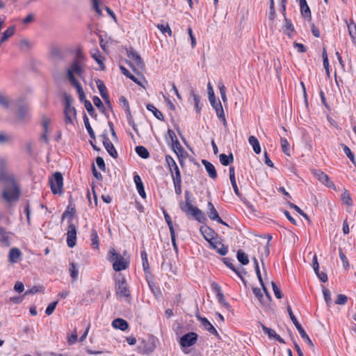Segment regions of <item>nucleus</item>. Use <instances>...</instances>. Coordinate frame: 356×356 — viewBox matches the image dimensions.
I'll list each match as a JSON object with an SVG mask.
<instances>
[{
    "instance_id": "nucleus-1",
    "label": "nucleus",
    "mask_w": 356,
    "mask_h": 356,
    "mask_svg": "<svg viewBox=\"0 0 356 356\" xmlns=\"http://www.w3.org/2000/svg\"><path fill=\"white\" fill-rule=\"evenodd\" d=\"M68 54H74V57L69 67H83L87 60L81 47L75 51L72 48L56 42L48 45V56L54 62H60L66 59Z\"/></svg>"
},
{
    "instance_id": "nucleus-2",
    "label": "nucleus",
    "mask_w": 356,
    "mask_h": 356,
    "mask_svg": "<svg viewBox=\"0 0 356 356\" xmlns=\"http://www.w3.org/2000/svg\"><path fill=\"white\" fill-rule=\"evenodd\" d=\"M108 259L113 262V268L116 272L125 270L129 266V262L113 248L108 252Z\"/></svg>"
},
{
    "instance_id": "nucleus-3",
    "label": "nucleus",
    "mask_w": 356,
    "mask_h": 356,
    "mask_svg": "<svg viewBox=\"0 0 356 356\" xmlns=\"http://www.w3.org/2000/svg\"><path fill=\"white\" fill-rule=\"evenodd\" d=\"M115 294L118 298H130V290L124 277L119 276L115 282Z\"/></svg>"
},
{
    "instance_id": "nucleus-4",
    "label": "nucleus",
    "mask_w": 356,
    "mask_h": 356,
    "mask_svg": "<svg viewBox=\"0 0 356 356\" xmlns=\"http://www.w3.org/2000/svg\"><path fill=\"white\" fill-rule=\"evenodd\" d=\"M208 95L209 102L212 107L216 110L218 118L223 122L224 124H226V119L222 104L220 101L218 102L216 101L214 92L210 83H208Z\"/></svg>"
},
{
    "instance_id": "nucleus-5",
    "label": "nucleus",
    "mask_w": 356,
    "mask_h": 356,
    "mask_svg": "<svg viewBox=\"0 0 356 356\" xmlns=\"http://www.w3.org/2000/svg\"><path fill=\"white\" fill-rule=\"evenodd\" d=\"M19 193V188L15 183L5 186L2 192V197L7 202H11L18 200Z\"/></svg>"
},
{
    "instance_id": "nucleus-6",
    "label": "nucleus",
    "mask_w": 356,
    "mask_h": 356,
    "mask_svg": "<svg viewBox=\"0 0 356 356\" xmlns=\"http://www.w3.org/2000/svg\"><path fill=\"white\" fill-rule=\"evenodd\" d=\"M287 312L289 313V315L290 316L291 320L292 321L293 323L296 326V329L298 330L299 334H300L301 337L305 341V342L308 344V346L314 350V345L311 340V339L309 337L305 330L302 328L301 325L299 323L298 321L297 320L296 317L294 316L293 311L291 309V307L288 305L287 307Z\"/></svg>"
},
{
    "instance_id": "nucleus-7",
    "label": "nucleus",
    "mask_w": 356,
    "mask_h": 356,
    "mask_svg": "<svg viewBox=\"0 0 356 356\" xmlns=\"http://www.w3.org/2000/svg\"><path fill=\"white\" fill-rule=\"evenodd\" d=\"M65 122L67 124H73V121L76 119V111L74 106L72 105V99L69 96L65 97Z\"/></svg>"
},
{
    "instance_id": "nucleus-8",
    "label": "nucleus",
    "mask_w": 356,
    "mask_h": 356,
    "mask_svg": "<svg viewBox=\"0 0 356 356\" xmlns=\"http://www.w3.org/2000/svg\"><path fill=\"white\" fill-rule=\"evenodd\" d=\"M51 190L54 194L62 193L63 186V175L59 172H55L53 177L49 179Z\"/></svg>"
},
{
    "instance_id": "nucleus-9",
    "label": "nucleus",
    "mask_w": 356,
    "mask_h": 356,
    "mask_svg": "<svg viewBox=\"0 0 356 356\" xmlns=\"http://www.w3.org/2000/svg\"><path fill=\"white\" fill-rule=\"evenodd\" d=\"M165 161L168 165L172 180L181 179L180 170L174 159L170 155H166Z\"/></svg>"
},
{
    "instance_id": "nucleus-10",
    "label": "nucleus",
    "mask_w": 356,
    "mask_h": 356,
    "mask_svg": "<svg viewBox=\"0 0 356 356\" xmlns=\"http://www.w3.org/2000/svg\"><path fill=\"white\" fill-rule=\"evenodd\" d=\"M182 211L185 212L187 215L193 217L196 220H197L200 222H203L207 219L204 213L197 207L192 206L188 209H184L182 207Z\"/></svg>"
},
{
    "instance_id": "nucleus-11",
    "label": "nucleus",
    "mask_w": 356,
    "mask_h": 356,
    "mask_svg": "<svg viewBox=\"0 0 356 356\" xmlns=\"http://www.w3.org/2000/svg\"><path fill=\"white\" fill-rule=\"evenodd\" d=\"M136 75L133 74L127 68H120L122 73L127 78L134 81L136 84L142 86L143 81L145 80L144 76L138 72V68H131Z\"/></svg>"
},
{
    "instance_id": "nucleus-12",
    "label": "nucleus",
    "mask_w": 356,
    "mask_h": 356,
    "mask_svg": "<svg viewBox=\"0 0 356 356\" xmlns=\"http://www.w3.org/2000/svg\"><path fill=\"white\" fill-rule=\"evenodd\" d=\"M127 54L130 67H134V65H137L138 67L143 65L140 56L132 47L127 49Z\"/></svg>"
},
{
    "instance_id": "nucleus-13",
    "label": "nucleus",
    "mask_w": 356,
    "mask_h": 356,
    "mask_svg": "<svg viewBox=\"0 0 356 356\" xmlns=\"http://www.w3.org/2000/svg\"><path fill=\"white\" fill-rule=\"evenodd\" d=\"M83 72V68H68L67 78L72 86H73L76 89L79 88V87H81V85L75 78L74 75L76 74L77 76H81Z\"/></svg>"
},
{
    "instance_id": "nucleus-14",
    "label": "nucleus",
    "mask_w": 356,
    "mask_h": 356,
    "mask_svg": "<svg viewBox=\"0 0 356 356\" xmlns=\"http://www.w3.org/2000/svg\"><path fill=\"white\" fill-rule=\"evenodd\" d=\"M207 213L208 217L211 220H215L223 225L229 227V225L227 223H226L225 221H223L222 220V218L219 216L217 210L216 209L214 205L211 202H209L207 204Z\"/></svg>"
},
{
    "instance_id": "nucleus-15",
    "label": "nucleus",
    "mask_w": 356,
    "mask_h": 356,
    "mask_svg": "<svg viewBox=\"0 0 356 356\" xmlns=\"http://www.w3.org/2000/svg\"><path fill=\"white\" fill-rule=\"evenodd\" d=\"M76 242V228L74 225L70 223L67 232V244L69 248H73Z\"/></svg>"
},
{
    "instance_id": "nucleus-16",
    "label": "nucleus",
    "mask_w": 356,
    "mask_h": 356,
    "mask_svg": "<svg viewBox=\"0 0 356 356\" xmlns=\"http://www.w3.org/2000/svg\"><path fill=\"white\" fill-rule=\"evenodd\" d=\"M197 339V334L195 332H188L180 339V344L184 347H189L195 344Z\"/></svg>"
},
{
    "instance_id": "nucleus-17",
    "label": "nucleus",
    "mask_w": 356,
    "mask_h": 356,
    "mask_svg": "<svg viewBox=\"0 0 356 356\" xmlns=\"http://www.w3.org/2000/svg\"><path fill=\"white\" fill-rule=\"evenodd\" d=\"M101 137L103 139V145L109 154L111 156H112L114 159H116L118 157V152L113 145V144L111 142L108 137L106 134H102Z\"/></svg>"
},
{
    "instance_id": "nucleus-18",
    "label": "nucleus",
    "mask_w": 356,
    "mask_h": 356,
    "mask_svg": "<svg viewBox=\"0 0 356 356\" xmlns=\"http://www.w3.org/2000/svg\"><path fill=\"white\" fill-rule=\"evenodd\" d=\"M314 176L323 184L330 188H335V186L332 181H331L328 176L321 170H313Z\"/></svg>"
},
{
    "instance_id": "nucleus-19",
    "label": "nucleus",
    "mask_w": 356,
    "mask_h": 356,
    "mask_svg": "<svg viewBox=\"0 0 356 356\" xmlns=\"http://www.w3.org/2000/svg\"><path fill=\"white\" fill-rule=\"evenodd\" d=\"M300 13L302 17L308 22L312 20L311 10L306 0H299Z\"/></svg>"
},
{
    "instance_id": "nucleus-20",
    "label": "nucleus",
    "mask_w": 356,
    "mask_h": 356,
    "mask_svg": "<svg viewBox=\"0 0 356 356\" xmlns=\"http://www.w3.org/2000/svg\"><path fill=\"white\" fill-rule=\"evenodd\" d=\"M200 232L202 234L204 238L210 243L215 238V236L217 234L214 232L213 229L207 225H202L200 228Z\"/></svg>"
},
{
    "instance_id": "nucleus-21",
    "label": "nucleus",
    "mask_w": 356,
    "mask_h": 356,
    "mask_svg": "<svg viewBox=\"0 0 356 356\" xmlns=\"http://www.w3.org/2000/svg\"><path fill=\"white\" fill-rule=\"evenodd\" d=\"M202 163L204 165L209 176L212 179H216L217 177V172L214 165L211 162L205 159L202 161Z\"/></svg>"
},
{
    "instance_id": "nucleus-22",
    "label": "nucleus",
    "mask_w": 356,
    "mask_h": 356,
    "mask_svg": "<svg viewBox=\"0 0 356 356\" xmlns=\"http://www.w3.org/2000/svg\"><path fill=\"white\" fill-rule=\"evenodd\" d=\"M199 321L201 322L202 325L204 327V328L209 332L210 333L218 336V333L216 329L213 327V325L208 321V319L205 317L197 316Z\"/></svg>"
},
{
    "instance_id": "nucleus-23",
    "label": "nucleus",
    "mask_w": 356,
    "mask_h": 356,
    "mask_svg": "<svg viewBox=\"0 0 356 356\" xmlns=\"http://www.w3.org/2000/svg\"><path fill=\"white\" fill-rule=\"evenodd\" d=\"M261 327H262L263 331L268 336V337L270 339H274L282 343H285L284 339L282 337H280V335L276 334V332L274 330L269 328L263 324H261Z\"/></svg>"
},
{
    "instance_id": "nucleus-24",
    "label": "nucleus",
    "mask_w": 356,
    "mask_h": 356,
    "mask_svg": "<svg viewBox=\"0 0 356 356\" xmlns=\"http://www.w3.org/2000/svg\"><path fill=\"white\" fill-rule=\"evenodd\" d=\"M211 248L212 249H214L216 250V252L221 256H224L227 254L228 252V248L227 246H225L224 244L221 243L220 242H213L210 241L209 243Z\"/></svg>"
},
{
    "instance_id": "nucleus-25",
    "label": "nucleus",
    "mask_w": 356,
    "mask_h": 356,
    "mask_svg": "<svg viewBox=\"0 0 356 356\" xmlns=\"http://www.w3.org/2000/svg\"><path fill=\"white\" fill-rule=\"evenodd\" d=\"M21 256V251L17 248H13L9 251L8 261L12 264L17 263L20 259Z\"/></svg>"
},
{
    "instance_id": "nucleus-26",
    "label": "nucleus",
    "mask_w": 356,
    "mask_h": 356,
    "mask_svg": "<svg viewBox=\"0 0 356 356\" xmlns=\"http://www.w3.org/2000/svg\"><path fill=\"white\" fill-rule=\"evenodd\" d=\"M0 181L3 182L5 186L15 184L13 175L7 171L0 172Z\"/></svg>"
},
{
    "instance_id": "nucleus-27",
    "label": "nucleus",
    "mask_w": 356,
    "mask_h": 356,
    "mask_svg": "<svg viewBox=\"0 0 356 356\" xmlns=\"http://www.w3.org/2000/svg\"><path fill=\"white\" fill-rule=\"evenodd\" d=\"M134 182L136 184V188L138 190V192L139 195L143 198H145L146 197V194H145V192L144 186H143V184L142 180L140 179V177L138 175H135L134 176Z\"/></svg>"
},
{
    "instance_id": "nucleus-28",
    "label": "nucleus",
    "mask_w": 356,
    "mask_h": 356,
    "mask_svg": "<svg viewBox=\"0 0 356 356\" xmlns=\"http://www.w3.org/2000/svg\"><path fill=\"white\" fill-rule=\"evenodd\" d=\"M17 118L23 121L30 118L29 109L26 105L21 106L17 110Z\"/></svg>"
},
{
    "instance_id": "nucleus-29",
    "label": "nucleus",
    "mask_w": 356,
    "mask_h": 356,
    "mask_svg": "<svg viewBox=\"0 0 356 356\" xmlns=\"http://www.w3.org/2000/svg\"><path fill=\"white\" fill-rule=\"evenodd\" d=\"M0 243L5 247L10 245L9 233L6 232L3 227H0Z\"/></svg>"
},
{
    "instance_id": "nucleus-30",
    "label": "nucleus",
    "mask_w": 356,
    "mask_h": 356,
    "mask_svg": "<svg viewBox=\"0 0 356 356\" xmlns=\"http://www.w3.org/2000/svg\"><path fill=\"white\" fill-rule=\"evenodd\" d=\"M112 325L113 327L119 329L122 331L126 330L129 327L128 323L122 318H116L113 320L112 322Z\"/></svg>"
},
{
    "instance_id": "nucleus-31",
    "label": "nucleus",
    "mask_w": 356,
    "mask_h": 356,
    "mask_svg": "<svg viewBox=\"0 0 356 356\" xmlns=\"http://www.w3.org/2000/svg\"><path fill=\"white\" fill-rule=\"evenodd\" d=\"M15 32V26H11L8 27L2 34L0 39V44L7 41L10 37H12Z\"/></svg>"
},
{
    "instance_id": "nucleus-32",
    "label": "nucleus",
    "mask_w": 356,
    "mask_h": 356,
    "mask_svg": "<svg viewBox=\"0 0 356 356\" xmlns=\"http://www.w3.org/2000/svg\"><path fill=\"white\" fill-rule=\"evenodd\" d=\"M284 22H285V24L283 26V31L285 34L288 35L290 38H291L292 35H291V33H293L295 31L294 26L292 24V22L291 19L285 17Z\"/></svg>"
},
{
    "instance_id": "nucleus-33",
    "label": "nucleus",
    "mask_w": 356,
    "mask_h": 356,
    "mask_svg": "<svg viewBox=\"0 0 356 356\" xmlns=\"http://www.w3.org/2000/svg\"><path fill=\"white\" fill-rule=\"evenodd\" d=\"M248 142L250 145L252 146L253 150L255 152V154H259L261 153V146L258 139L255 136H250L248 138Z\"/></svg>"
},
{
    "instance_id": "nucleus-34",
    "label": "nucleus",
    "mask_w": 356,
    "mask_h": 356,
    "mask_svg": "<svg viewBox=\"0 0 356 356\" xmlns=\"http://www.w3.org/2000/svg\"><path fill=\"white\" fill-rule=\"evenodd\" d=\"M146 108L148 111H151L153 113L154 116L156 118L161 121L164 120L163 113L159 110H158L153 104H147Z\"/></svg>"
},
{
    "instance_id": "nucleus-35",
    "label": "nucleus",
    "mask_w": 356,
    "mask_h": 356,
    "mask_svg": "<svg viewBox=\"0 0 356 356\" xmlns=\"http://www.w3.org/2000/svg\"><path fill=\"white\" fill-rule=\"evenodd\" d=\"M219 159L222 165L227 166L229 163L234 161V156L232 153H230L229 155L220 154L219 155Z\"/></svg>"
},
{
    "instance_id": "nucleus-36",
    "label": "nucleus",
    "mask_w": 356,
    "mask_h": 356,
    "mask_svg": "<svg viewBox=\"0 0 356 356\" xmlns=\"http://www.w3.org/2000/svg\"><path fill=\"white\" fill-rule=\"evenodd\" d=\"M212 287H213V289L215 291V292H216V296H217L218 301L220 303H222L224 305L227 307L229 305L225 302V300L224 298V295L221 291L220 287L217 284H215V283H213L212 284Z\"/></svg>"
},
{
    "instance_id": "nucleus-37",
    "label": "nucleus",
    "mask_w": 356,
    "mask_h": 356,
    "mask_svg": "<svg viewBox=\"0 0 356 356\" xmlns=\"http://www.w3.org/2000/svg\"><path fill=\"white\" fill-rule=\"evenodd\" d=\"M223 263L231 270H232L243 282L244 279L241 273V272L237 270L232 264V259L230 258H223Z\"/></svg>"
},
{
    "instance_id": "nucleus-38",
    "label": "nucleus",
    "mask_w": 356,
    "mask_h": 356,
    "mask_svg": "<svg viewBox=\"0 0 356 356\" xmlns=\"http://www.w3.org/2000/svg\"><path fill=\"white\" fill-rule=\"evenodd\" d=\"M96 84L98 88V90L99 91V93L103 99H107L108 98V92L107 89L104 83V82L99 79L96 81Z\"/></svg>"
},
{
    "instance_id": "nucleus-39",
    "label": "nucleus",
    "mask_w": 356,
    "mask_h": 356,
    "mask_svg": "<svg viewBox=\"0 0 356 356\" xmlns=\"http://www.w3.org/2000/svg\"><path fill=\"white\" fill-rule=\"evenodd\" d=\"M191 193L189 191H185V193H184V197H185V203H181L180 204V209L182 210V207L184 209H186V208H189L193 205L192 204V200H191Z\"/></svg>"
},
{
    "instance_id": "nucleus-40",
    "label": "nucleus",
    "mask_w": 356,
    "mask_h": 356,
    "mask_svg": "<svg viewBox=\"0 0 356 356\" xmlns=\"http://www.w3.org/2000/svg\"><path fill=\"white\" fill-rule=\"evenodd\" d=\"M90 240L92 248L99 250V236L96 229H92L91 231Z\"/></svg>"
},
{
    "instance_id": "nucleus-41",
    "label": "nucleus",
    "mask_w": 356,
    "mask_h": 356,
    "mask_svg": "<svg viewBox=\"0 0 356 356\" xmlns=\"http://www.w3.org/2000/svg\"><path fill=\"white\" fill-rule=\"evenodd\" d=\"M83 122H84L86 129L88 131L90 137L92 139H95V132H94L92 127L90 126L88 118L86 113H84V115H83Z\"/></svg>"
},
{
    "instance_id": "nucleus-42",
    "label": "nucleus",
    "mask_w": 356,
    "mask_h": 356,
    "mask_svg": "<svg viewBox=\"0 0 356 356\" xmlns=\"http://www.w3.org/2000/svg\"><path fill=\"white\" fill-rule=\"evenodd\" d=\"M136 152L142 159H148L149 157L148 150L143 146H137L136 147Z\"/></svg>"
},
{
    "instance_id": "nucleus-43",
    "label": "nucleus",
    "mask_w": 356,
    "mask_h": 356,
    "mask_svg": "<svg viewBox=\"0 0 356 356\" xmlns=\"http://www.w3.org/2000/svg\"><path fill=\"white\" fill-rule=\"evenodd\" d=\"M236 257L237 259L242 265H247L249 263L248 255L241 250H238Z\"/></svg>"
},
{
    "instance_id": "nucleus-44",
    "label": "nucleus",
    "mask_w": 356,
    "mask_h": 356,
    "mask_svg": "<svg viewBox=\"0 0 356 356\" xmlns=\"http://www.w3.org/2000/svg\"><path fill=\"white\" fill-rule=\"evenodd\" d=\"M341 200L343 202L348 205V206H352L353 205V200L350 197V194L349 192L344 189L343 193L341 194Z\"/></svg>"
},
{
    "instance_id": "nucleus-45",
    "label": "nucleus",
    "mask_w": 356,
    "mask_h": 356,
    "mask_svg": "<svg viewBox=\"0 0 356 356\" xmlns=\"http://www.w3.org/2000/svg\"><path fill=\"white\" fill-rule=\"evenodd\" d=\"M140 256L143 261V268L145 273H147L149 269V265L147 260V254L143 250L140 252Z\"/></svg>"
},
{
    "instance_id": "nucleus-46",
    "label": "nucleus",
    "mask_w": 356,
    "mask_h": 356,
    "mask_svg": "<svg viewBox=\"0 0 356 356\" xmlns=\"http://www.w3.org/2000/svg\"><path fill=\"white\" fill-rule=\"evenodd\" d=\"M280 142H281V146H282V149L283 152L286 155L289 156L290 155V147H289V142L284 138H281Z\"/></svg>"
},
{
    "instance_id": "nucleus-47",
    "label": "nucleus",
    "mask_w": 356,
    "mask_h": 356,
    "mask_svg": "<svg viewBox=\"0 0 356 356\" xmlns=\"http://www.w3.org/2000/svg\"><path fill=\"white\" fill-rule=\"evenodd\" d=\"M341 147L343 148V150L346 155L348 156V158L350 160V161L355 164V159L354 154L352 153L350 149L346 145L342 144Z\"/></svg>"
},
{
    "instance_id": "nucleus-48",
    "label": "nucleus",
    "mask_w": 356,
    "mask_h": 356,
    "mask_svg": "<svg viewBox=\"0 0 356 356\" xmlns=\"http://www.w3.org/2000/svg\"><path fill=\"white\" fill-rule=\"evenodd\" d=\"M156 27L162 33H168L169 36H172V31L168 24H158Z\"/></svg>"
},
{
    "instance_id": "nucleus-49",
    "label": "nucleus",
    "mask_w": 356,
    "mask_h": 356,
    "mask_svg": "<svg viewBox=\"0 0 356 356\" xmlns=\"http://www.w3.org/2000/svg\"><path fill=\"white\" fill-rule=\"evenodd\" d=\"M92 101L95 106H97L102 113H105L106 108L102 100L97 96H95L92 99Z\"/></svg>"
},
{
    "instance_id": "nucleus-50",
    "label": "nucleus",
    "mask_w": 356,
    "mask_h": 356,
    "mask_svg": "<svg viewBox=\"0 0 356 356\" xmlns=\"http://www.w3.org/2000/svg\"><path fill=\"white\" fill-rule=\"evenodd\" d=\"M31 47L32 44L29 40L26 39H22L20 40L19 44V48L21 51H26L27 49H31Z\"/></svg>"
},
{
    "instance_id": "nucleus-51",
    "label": "nucleus",
    "mask_w": 356,
    "mask_h": 356,
    "mask_svg": "<svg viewBox=\"0 0 356 356\" xmlns=\"http://www.w3.org/2000/svg\"><path fill=\"white\" fill-rule=\"evenodd\" d=\"M289 205L291 209H295L298 213H300L305 219L310 222V219L307 214H306L300 208L293 203L289 202Z\"/></svg>"
},
{
    "instance_id": "nucleus-52",
    "label": "nucleus",
    "mask_w": 356,
    "mask_h": 356,
    "mask_svg": "<svg viewBox=\"0 0 356 356\" xmlns=\"http://www.w3.org/2000/svg\"><path fill=\"white\" fill-rule=\"evenodd\" d=\"M268 19L273 21L275 18V8L274 0H270Z\"/></svg>"
},
{
    "instance_id": "nucleus-53",
    "label": "nucleus",
    "mask_w": 356,
    "mask_h": 356,
    "mask_svg": "<svg viewBox=\"0 0 356 356\" xmlns=\"http://www.w3.org/2000/svg\"><path fill=\"white\" fill-rule=\"evenodd\" d=\"M253 293L261 304H266L265 299L259 288H253Z\"/></svg>"
},
{
    "instance_id": "nucleus-54",
    "label": "nucleus",
    "mask_w": 356,
    "mask_h": 356,
    "mask_svg": "<svg viewBox=\"0 0 356 356\" xmlns=\"http://www.w3.org/2000/svg\"><path fill=\"white\" fill-rule=\"evenodd\" d=\"M349 35L353 40L356 39V25L354 22L348 24Z\"/></svg>"
},
{
    "instance_id": "nucleus-55",
    "label": "nucleus",
    "mask_w": 356,
    "mask_h": 356,
    "mask_svg": "<svg viewBox=\"0 0 356 356\" xmlns=\"http://www.w3.org/2000/svg\"><path fill=\"white\" fill-rule=\"evenodd\" d=\"M70 276L73 279V280H76L77 277H78L79 271L76 269V264L74 262H72L70 264Z\"/></svg>"
},
{
    "instance_id": "nucleus-56",
    "label": "nucleus",
    "mask_w": 356,
    "mask_h": 356,
    "mask_svg": "<svg viewBox=\"0 0 356 356\" xmlns=\"http://www.w3.org/2000/svg\"><path fill=\"white\" fill-rule=\"evenodd\" d=\"M173 184L175 187V193L178 195L181 194V179H174Z\"/></svg>"
},
{
    "instance_id": "nucleus-57",
    "label": "nucleus",
    "mask_w": 356,
    "mask_h": 356,
    "mask_svg": "<svg viewBox=\"0 0 356 356\" xmlns=\"http://www.w3.org/2000/svg\"><path fill=\"white\" fill-rule=\"evenodd\" d=\"M323 293L325 301L327 305L329 306L332 302L331 293L329 289H326L325 287H323Z\"/></svg>"
},
{
    "instance_id": "nucleus-58",
    "label": "nucleus",
    "mask_w": 356,
    "mask_h": 356,
    "mask_svg": "<svg viewBox=\"0 0 356 356\" xmlns=\"http://www.w3.org/2000/svg\"><path fill=\"white\" fill-rule=\"evenodd\" d=\"M348 302V297L344 294H339L335 300V304L344 305Z\"/></svg>"
},
{
    "instance_id": "nucleus-59",
    "label": "nucleus",
    "mask_w": 356,
    "mask_h": 356,
    "mask_svg": "<svg viewBox=\"0 0 356 356\" xmlns=\"http://www.w3.org/2000/svg\"><path fill=\"white\" fill-rule=\"evenodd\" d=\"M84 106L86 111L88 112L89 115L92 117L94 116L95 111L91 102L89 100H85Z\"/></svg>"
},
{
    "instance_id": "nucleus-60",
    "label": "nucleus",
    "mask_w": 356,
    "mask_h": 356,
    "mask_svg": "<svg viewBox=\"0 0 356 356\" xmlns=\"http://www.w3.org/2000/svg\"><path fill=\"white\" fill-rule=\"evenodd\" d=\"M51 123L50 119L46 115L42 116V125L43 127V131L49 132V126Z\"/></svg>"
},
{
    "instance_id": "nucleus-61",
    "label": "nucleus",
    "mask_w": 356,
    "mask_h": 356,
    "mask_svg": "<svg viewBox=\"0 0 356 356\" xmlns=\"http://www.w3.org/2000/svg\"><path fill=\"white\" fill-rule=\"evenodd\" d=\"M163 215H164L165 220V221H166V222L168 224V226L169 227L170 233L172 232H175V229H174V227H173V225H172V222L171 218L169 216V214L165 211H163Z\"/></svg>"
},
{
    "instance_id": "nucleus-62",
    "label": "nucleus",
    "mask_w": 356,
    "mask_h": 356,
    "mask_svg": "<svg viewBox=\"0 0 356 356\" xmlns=\"http://www.w3.org/2000/svg\"><path fill=\"white\" fill-rule=\"evenodd\" d=\"M57 304H58V301H54V302L50 303L47 306V309L45 310V313H46V314L47 316L51 315L54 312V311L55 310V308H56Z\"/></svg>"
},
{
    "instance_id": "nucleus-63",
    "label": "nucleus",
    "mask_w": 356,
    "mask_h": 356,
    "mask_svg": "<svg viewBox=\"0 0 356 356\" xmlns=\"http://www.w3.org/2000/svg\"><path fill=\"white\" fill-rule=\"evenodd\" d=\"M272 288L273 290V292L275 293V297L277 299H280L282 298V293L280 291V289L278 288V286L276 285L275 282H272Z\"/></svg>"
},
{
    "instance_id": "nucleus-64",
    "label": "nucleus",
    "mask_w": 356,
    "mask_h": 356,
    "mask_svg": "<svg viewBox=\"0 0 356 356\" xmlns=\"http://www.w3.org/2000/svg\"><path fill=\"white\" fill-rule=\"evenodd\" d=\"M172 147L175 152L177 155L179 153H181L183 150L182 147L178 140H176V141L172 142Z\"/></svg>"
}]
</instances>
